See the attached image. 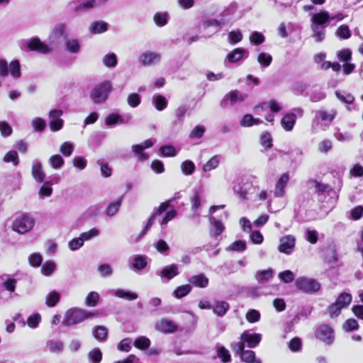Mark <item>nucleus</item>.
Returning a JSON list of instances; mask_svg holds the SVG:
<instances>
[{
	"instance_id": "1",
	"label": "nucleus",
	"mask_w": 363,
	"mask_h": 363,
	"mask_svg": "<svg viewBox=\"0 0 363 363\" xmlns=\"http://www.w3.org/2000/svg\"><path fill=\"white\" fill-rule=\"evenodd\" d=\"M345 18L344 15L339 13L335 16H330L329 12L325 10H321L311 17V28L313 32L312 37L316 43H320L325 38V28L330 21L337 19L342 21Z\"/></svg>"
},
{
	"instance_id": "2",
	"label": "nucleus",
	"mask_w": 363,
	"mask_h": 363,
	"mask_svg": "<svg viewBox=\"0 0 363 363\" xmlns=\"http://www.w3.org/2000/svg\"><path fill=\"white\" fill-rule=\"evenodd\" d=\"M262 340V335L259 333H251L250 330H245L240 335L239 342L230 343V348L235 354L242 352L245 347L250 348L256 347Z\"/></svg>"
},
{
	"instance_id": "3",
	"label": "nucleus",
	"mask_w": 363,
	"mask_h": 363,
	"mask_svg": "<svg viewBox=\"0 0 363 363\" xmlns=\"http://www.w3.org/2000/svg\"><path fill=\"white\" fill-rule=\"evenodd\" d=\"M94 315L95 314L92 312H89L79 308H72L66 311L62 324L67 327L77 325Z\"/></svg>"
},
{
	"instance_id": "4",
	"label": "nucleus",
	"mask_w": 363,
	"mask_h": 363,
	"mask_svg": "<svg viewBox=\"0 0 363 363\" xmlns=\"http://www.w3.org/2000/svg\"><path fill=\"white\" fill-rule=\"evenodd\" d=\"M112 91V83L106 80L96 84L90 92V99L94 104H104Z\"/></svg>"
},
{
	"instance_id": "5",
	"label": "nucleus",
	"mask_w": 363,
	"mask_h": 363,
	"mask_svg": "<svg viewBox=\"0 0 363 363\" xmlns=\"http://www.w3.org/2000/svg\"><path fill=\"white\" fill-rule=\"evenodd\" d=\"M35 222V220L31 214L22 213L15 217L12 229L18 233L23 234L32 230Z\"/></svg>"
},
{
	"instance_id": "6",
	"label": "nucleus",
	"mask_w": 363,
	"mask_h": 363,
	"mask_svg": "<svg viewBox=\"0 0 363 363\" xmlns=\"http://www.w3.org/2000/svg\"><path fill=\"white\" fill-rule=\"evenodd\" d=\"M337 112L335 110H330V111L325 110L317 111L312 121L313 130H317L318 128L325 130L330 126Z\"/></svg>"
},
{
	"instance_id": "7",
	"label": "nucleus",
	"mask_w": 363,
	"mask_h": 363,
	"mask_svg": "<svg viewBox=\"0 0 363 363\" xmlns=\"http://www.w3.org/2000/svg\"><path fill=\"white\" fill-rule=\"evenodd\" d=\"M180 198H181L180 194L179 192H177L173 197L165 201L164 202L161 203L160 205L159 206V207L155 208L154 209L152 214L149 218L145 228L141 231V233L140 234V237L142 238L147 233V232L152 226V225L155 220V218L157 216H160L162 213H163L166 210H167L169 207H171V206H172V203L173 201H174L175 200L179 199Z\"/></svg>"
},
{
	"instance_id": "8",
	"label": "nucleus",
	"mask_w": 363,
	"mask_h": 363,
	"mask_svg": "<svg viewBox=\"0 0 363 363\" xmlns=\"http://www.w3.org/2000/svg\"><path fill=\"white\" fill-rule=\"evenodd\" d=\"M296 287L306 294H314L320 289V284L314 279L298 277L295 281Z\"/></svg>"
},
{
	"instance_id": "9",
	"label": "nucleus",
	"mask_w": 363,
	"mask_h": 363,
	"mask_svg": "<svg viewBox=\"0 0 363 363\" xmlns=\"http://www.w3.org/2000/svg\"><path fill=\"white\" fill-rule=\"evenodd\" d=\"M67 37V26L60 23L54 26L48 36V43L51 47L57 46L61 43V38Z\"/></svg>"
},
{
	"instance_id": "10",
	"label": "nucleus",
	"mask_w": 363,
	"mask_h": 363,
	"mask_svg": "<svg viewBox=\"0 0 363 363\" xmlns=\"http://www.w3.org/2000/svg\"><path fill=\"white\" fill-rule=\"evenodd\" d=\"M315 335L317 339L327 345H331L335 340L333 329L326 324L318 326L315 331Z\"/></svg>"
},
{
	"instance_id": "11",
	"label": "nucleus",
	"mask_w": 363,
	"mask_h": 363,
	"mask_svg": "<svg viewBox=\"0 0 363 363\" xmlns=\"http://www.w3.org/2000/svg\"><path fill=\"white\" fill-rule=\"evenodd\" d=\"M22 46L26 47L29 50L36 51L41 54H48L52 51V48L38 38H32L29 40H24L21 43Z\"/></svg>"
},
{
	"instance_id": "12",
	"label": "nucleus",
	"mask_w": 363,
	"mask_h": 363,
	"mask_svg": "<svg viewBox=\"0 0 363 363\" xmlns=\"http://www.w3.org/2000/svg\"><path fill=\"white\" fill-rule=\"evenodd\" d=\"M162 57L159 52L145 51L140 54L138 62L144 67L154 66L161 61Z\"/></svg>"
},
{
	"instance_id": "13",
	"label": "nucleus",
	"mask_w": 363,
	"mask_h": 363,
	"mask_svg": "<svg viewBox=\"0 0 363 363\" xmlns=\"http://www.w3.org/2000/svg\"><path fill=\"white\" fill-rule=\"evenodd\" d=\"M236 6L235 5L229 6L226 9H225L222 13V18L220 21L216 19H210L206 21L205 24L207 26H218L221 27L222 25L225 24L227 22H229L231 20L230 16L233 15L235 12Z\"/></svg>"
},
{
	"instance_id": "14",
	"label": "nucleus",
	"mask_w": 363,
	"mask_h": 363,
	"mask_svg": "<svg viewBox=\"0 0 363 363\" xmlns=\"http://www.w3.org/2000/svg\"><path fill=\"white\" fill-rule=\"evenodd\" d=\"M296 238L294 235H287L279 240V251L286 255H291L294 250Z\"/></svg>"
},
{
	"instance_id": "15",
	"label": "nucleus",
	"mask_w": 363,
	"mask_h": 363,
	"mask_svg": "<svg viewBox=\"0 0 363 363\" xmlns=\"http://www.w3.org/2000/svg\"><path fill=\"white\" fill-rule=\"evenodd\" d=\"M63 112L60 109L51 110L49 113V125L50 130L53 132L60 130L64 124V121L61 118Z\"/></svg>"
},
{
	"instance_id": "16",
	"label": "nucleus",
	"mask_w": 363,
	"mask_h": 363,
	"mask_svg": "<svg viewBox=\"0 0 363 363\" xmlns=\"http://www.w3.org/2000/svg\"><path fill=\"white\" fill-rule=\"evenodd\" d=\"M179 274V267L176 264H172L164 267L161 270L157 271L156 274L167 281L172 279Z\"/></svg>"
},
{
	"instance_id": "17",
	"label": "nucleus",
	"mask_w": 363,
	"mask_h": 363,
	"mask_svg": "<svg viewBox=\"0 0 363 363\" xmlns=\"http://www.w3.org/2000/svg\"><path fill=\"white\" fill-rule=\"evenodd\" d=\"M247 97V94H242L238 90H233L225 95L223 102L225 103L229 101L230 104L233 106L237 103L244 101Z\"/></svg>"
},
{
	"instance_id": "18",
	"label": "nucleus",
	"mask_w": 363,
	"mask_h": 363,
	"mask_svg": "<svg viewBox=\"0 0 363 363\" xmlns=\"http://www.w3.org/2000/svg\"><path fill=\"white\" fill-rule=\"evenodd\" d=\"M246 296L251 298H256L261 296H266L270 294L267 286H250L245 289Z\"/></svg>"
},
{
	"instance_id": "19",
	"label": "nucleus",
	"mask_w": 363,
	"mask_h": 363,
	"mask_svg": "<svg viewBox=\"0 0 363 363\" xmlns=\"http://www.w3.org/2000/svg\"><path fill=\"white\" fill-rule=\"evenodd\" d=\"M155 327L157 330L164 333H173L177 328V325L172 320L167 319H162L156 324Z\"/></svg>"
},
{
	"instance_id": "20",
	"label": "nucleus",
	"mask_w": 363,
	"mask_h": 363,
	"mask_svg": "<svg viewBox=\"0 0 363 363\" xmlns=\"http://www.w3.org/2000/svg\"><path fill=\"white\" fill-rule=\"evenodd\" d=\"M189 282L198 288H206L208 286V278L203 273L191 276L189 279Z\"/></svg>"
},
{
	"instance_id": "21",
	"label": "nucleus",
	"mask_w": 363,
	"mask_h": 363,
	"mask_svg": "<svg viewBox=\"0 0 363 363\" xmlns=\"http://www.w3.org/2000/svg\"><path fill=\"white\" fill-rule=\"evenodd\" d=\"M230 308V305L224 301H216L212 306L213 313L219 317L224 316Z\"/></svg>"
},
{
	"instance_id": "22",
	"label": "nucleus",
	"mask_w": 363,
	"mask_h": 363,
	"mask_svg": "<svg viewBox=\"0 0 363 363\" xmlns=\"http://www.w3.org/2000/svg\"><path fill=\"white\" fill-rule=\"evenodd\" d=\"M132 267L134 270L140 271L145 269L147 264V257L136 255L131 257Z\"/></svg>"
},
{
	"instance_id": "23",
	"label": "nucleus",
	"mask_w": 363,
	"mask_h": 363,
	"mask_svg": "<svg viewBox=\"0 0 363 363\" xmlns=\"http://www.w3.org/2000/svg\"><path fill=\"white\" fill-rule=\"evenodd\" d=\"M32 175L38 182H43L45 178V174L42 169V164L38 160H35L33 162Z\"/></svg>"
},
{
	"instance_id": "24",
	"label": "nucleus",
	"mask_w": 363,
	"mask_h": 363,
	"mask_svg": "<svg viewBox=\"0 0 363 363\" xmlns=\"http://www.w3.org/2000/svg\"><path fill=\"white\" fill-rule=\"evenodd\" d=\"M296 121V116L295 113H287L286 114L281 121V124L283 128L286 131H291L293 130L294 126Z\"/></svg>"
},
{
	"instance_id": "25",
	"label": "nucleus",
	"mask_w": 363,
	"mask_h": 363,
	"mask_svg": "<svg viewBox=\"0 0 363 363\" xmlns=\"http://www.w3.org/2000/svg\"><path fill=\"white\" fill-rule=\"evenodd\" d=\"M65 50L72 54H77L79 52L81 45L77 38H68L65 41Z\"/></svg>"
},
{
	"instance_id": "26",
	"label": "nucleus",
	"mask_w": 363,
	"mask_h": 363,
	"mask_svg": "<svg viewBox=\"0 0 363 363\" xmlns=\"http://www.w3.org/2000/svg\"><path fill=\"white\" fill-rule=\"evenodd\" d=\"M0 281L5 290L13 293L15 291L16 286V280L10 277L7 274H4L0 277Z\"/></svg>"
},
{
	"instance_id": "27",
	"label": "nucleus",
	"mask_w": 363,
	"mask_h": 363,
	"mask_svg": "<svg viewBox=\"0 0 363 363\" xmlns=\"http://www.w3.org/2000/svg\"><path fill=\"white\" fill-rule=\"evenodd\" d=\"M240 356V359L242 362L246 363H262V361L259 359H257L255 356V352L252 350H242V352H238Z\"/></svg>"
},
{
	"instance_id": "28",
	"label": "nucleus",
	"mask_w": 363,
	"mask_h": 363,
	"mask_svg": "<svg viewBox=\"0 0 363 363\" xmlns=\"http://www.w3.org/2000/svg\"><path fill=\"white\" fill-rule=\"evenodd\" d=\"M202 193L198 191L194 192L191 198V210L194 212V216H199L198 209L201 206Z\"/></svg>"
},
{
	"instance_id": "29",
	"label": "nucleus",
	"mask_w": 363,
	"mask_h": 363,
	"mask_svg": "<svg viewBox=\"0 0 363 363\" xmlns=\"http://www.w3.org/2000/svg\"><path fill=\"white\" fill-rule=\"evenodd\" d=\"M112 291L116 297L128 301H133L138 298V296L136 293L122 289H117L116 290H113Z\"/></svg>"
},
{
	"instance_id": "30",
	"label": "nucleus",
	"mask_w": 363,
	"mask_h": 363,
	"mask_svg": "<svg viewBox=\"0 0 363 363\" xmlns=\"http://www.w3.org/2000/svg\"><path fill=\"white\" fill-rule=\"evenodd\" d=\"M94 337L99 342H104L108 337V329L103 325L95 326L92 330Z\"/></svg>"
},
{
	"instance_id": "31",
	"label": "nucleus",
	"mask_w": 363,
	"mask_h": 363,
	"mask_svg": "<svg viewBox=\"0 0 363 363\" xmlns=\"http://www.w3.org/2000/svg\"><path fill=\"white\" fill-rule=\"evenodd\" d=\"M89 30L93 34L102 33L108 30V23L102 21H94L91 23Z\"/></svg>"
},
{
	"instance_id": "32",
	"label": "nucleus",
	"mask_w": 363,
	"mask_h": 363,
	"mask_svg": "<svg viewBox=\"0 0 363 363\" xmlns=\"http://www.w3.org/2000/svg\"><path fill=\"white\" fill-rule=\"evenodd\" d=\"M269 108L272 113H278L281 110V106L274 99H272L268 102H264L261 104L259 106L255 107V110L261 108L262 110H264Z\"/></svg>"
},
{
	"instance_id": "33",
	"label": "nucleus",
	"mask_w": 363,
	"mask_h": 363,
	"mask_svg": "<svg viewBox=\"0 0 363 363\" xmlns=\"http://www.w3.org/2000/svg\"><path fill=\"white\" fill-rule=\"evenodd\" d=\"M169 20V15L168 12H157L153 16V21L158 27H163L166 26Z\"/></svg>"
},
{
	"instance_id": "34",
	"label": "nucleus",
	"mask_w": 363,
	"mask_h": 363,
	"mask_svg": "<svg viewBox=\"0 0 363 363\" xmlns=\"http://www.w3.org/2000/svg\"><path fill=\"white\" fill-rule=\"evenodd\" d=\"M216 349L217 356L220 359L222 362L228 363L231 361V355L230 352L224 346L217 345Z\"/></svg>"
},
{
	"instance_id": "35",
	"label": "nucleus",
	"mask_w": 363,
	"mask_h": 363,
	"mask_svg": "<svg viewBox=\"0 0 363 363\" xmlns=\"http://www.w3.org/2000/svg\"><path fill=\"white\" fill-rule=\"evenodd\" d=\"M337 261L338 257L335 246L329 247L325 257V262L331 267H333L335 264H336Z\"/></svg>"
},
{
	"instance_id": "36",
	"label": "nucleus",
	"mask_w": 363,
	"mask_h": 363,
	"mask_svg": "<svg viewBox=\"0 0 363 363\" xmlns=\"http://www.w3.org/2000/svg\"><path fill=\"white\" fill-rule=\"evenodd\" d=\"M46 347L52 353H60L64 350V343L60 340H48Z\"/></svg>"
},
{
	"instance_id": "37",
	"label": "nucleus",
	"mask_w": 363,
	"mask_h": 363,
	"mask_svg": "<svg viewBox=\"0 0 363 363\" xmlns=\"http://www.w3.org/2000/svg\"><path fill=\"white\" fill-rule=\"evenodd\" d=\"M250 184L248 183L238 184L234 186L233 190L242 199H247L248 189Z\"/></svg>"
},
{
	"instance_id": "38",
	"label": "nucleus",
	"mask_w": 363,
	"mask_h": 363,
	"mask_svg": "<svg viewBox=\"0 0 363 363\" xmlns=\"http://www.w3.org/2000/svg\"><path fill=\"white\" fill-rule=\"evenodd\" d=\"M192 287L190 284H184L177 287L173 291V296L177 298H182L187 296L191 291Z\"/></svg>"
},
{
	"instance_id": "39",
	"label": "nucleus",
	"mask_w": 363,
	"mask_h": 363,
	"mask_svg": "<svg viewBox=\"0 0 363 363\" xmlns=\"http://www.w3.org/2000/svg\"><path fill=\"white\" fill-rule=\"evenodd\" d=\"M336 97L342 103L352 104L354 101V96L346 91H336Z\"/></svg>"
},
{
	"instance_id": "40",
	"label": "nucleus",
	"mask_w": 363,
	"mask_h": 363,
	"mask_svg": "<svg viewBox=\"0 0 363 363\" xmlns=\"http://www.w3.org/2000/svg\"><path fill=\"white\" fill-rule=\"evenodd\" d=\"M274 271L272 269H268L267 270L257 271L255 278L258 283H263L272 279Z\"/></svg>"
},
{
	"instance_id": "41",
	"label": "nucleus",
	"mask_w": 363,
	"mask_h": 363,
	"mask_svg": "<svg viewBox=\"0 0 363 363\" xmlns=\"http://www.w3.org/2000/svg\"><path fill=\"white\" fill-rule=\"evenodd\" d=\"M152 104L157 110L162 111L167 106V100L164 96L157 94L152 97Z\"/></svg>"
},
{
	"instance_id": "42",
	"label": "nucleus",
	"mask_w": 363,
	"mask_h": 363,
	"mask_svg": "<svg viewBox=\"0 0 363 363\" xmlns=\"http://www.w3.org/2000/svg\"><path fill=\"white\" fill-rule=\"evenodd\" d=\"M352 299V298L350 294L343 292L338 296L335 303L344 308L350 304Z\"/></svg>"
},
{
	"instance_id": "43",
	"label": "nucleus",
	"mask_w": 363,
	"mask_h": 363,
	"mask_svg": "<svg viewBox=\"0 0 363 363\" xmlns=\"http://www.w3.org/2000/svg\"><path fill=\"white\" fill-rule=\"evenodd\" d=\"M122 203V198L108 204L106 209V214L109 216H113L119 210Z\"/></svg>"
},
{
	"instance_id": "44",
	"label": "nucleus",
	"mask_w": 363,
	"mask_h": 363,
	"mask_svg": "<svg viewBox=\"0 0 363 363\" xmlns=\"http://www.w3.org/2000/svg\"><path fill=\"white\" fill-rule=\"evenodd\" d=\"M60 299V294L56 291L50 292L46 296L45 304L48 307H54Z\"/></svg>"
},
{
	"instance_id": "45",
	"label": "nucleus",
	"mask_w": 363,
	"mask_h": 363,
	"mask_svg": "<svg viewBox=\"0 0 363 363\" xmlns=\"http://www.w3.org/2000/svg\"><path fill=\"white\" fill-rule=\"evenodd\" d=\"M122 117L118 113H110L105 118V123L109 127L116 125L118 123H123Z\"/></svg>"
},
{
	"instance_id": "46",
	"label": "nucleus",
	"mask_w": 363,
	"mask_h": 363,
	"mask_svg": "<svg viewBox=\"0 0 363 363\" xmlns=\"http://www.w3.org/2000/svg\"><path fill=\"white\" fill-rule=\"evenodd\" d=\"M262 121L258 118H255L251 114H245L240 122L242 127H250L254 124H259Z\"/></svg>"
},
{
	"instance_id": "47",
	"label": "nucleus",
	"mask_w": 363,
	"mask_h": 363,
	"mask_svg": "<svg viewBox=\"0 0 363 363\" xmlns=\"http://www.w3.org/2000/svg\"><path fill=\"white\" fill-rule=\"evenodd\" d=\"M103 63L107 67H115L118 63V58L115 53H108L103 57Z\"/></svg>"
},
{
	"instance_id": "48",
	"label": "nucleus",
	"mask_w": 363,
	"mask_h": 363,
	"mask_svg": "<svg viewBox=\"0 0 363 363\" xmlns=\"http://www.w3.org/2000/svg\"><path fill=\"white\" fill-rule=\"evenodd\" d=\"M88 359L91 363H100L102 359V352L99 348L92 349L88 353Z\"/></svg>"
},
{
	"instance_id": "49",
	"label": "nucleus",
	"mask_w": 363,
	"mask_h": 363,
	"mask_svg": "<svg viewBox=\"0 0 363 363\" xmlns=\"http://www.w3.org/2000/svg\"><path fill=\"white\" fill-rule=\"evenodd\" d=\"M257 61L262 68H266L271 65L272 56L267 52H261L258 55Z\"/></svg>"
},
{
	"instance_id": "50",
	"label": "nucleus",
	"mask_w": 363,
	"mask_h": 363,
	"mask_svg": "<svg viewBox=\"0 0 363 363\" xmlns=\"http://www.w3.org/2000/svg\"><path fill=\"white\" fill-rule=\"evenodd\" d=\"M220 163V156L215 155L212 157L203 166V170L204 172H210L216 169Z\"/></svg>"
},
{
	"instance_id": "51",
	"label": "nucleus",
	"mask_w": 363,
	"mask_h": 363,
	"mask_svg": "<svg viewBox=\"0 0 363 363\" xmlns=\"http://www.w3.org/2000/svg\"><path fill=\"white\" fill-rule=\"evenodd\" d=\"M247 51L242 48H236L233 51L228 53L227 57L230 62H236L240 60L242 55Z\"/></svg>"
},
{
	"instance_id": "52",
	"label": "nucleus",
	"mask_w": 363,
	"mask_h": 363,
	"mask_svg": "<svg viewBox=\"0 0 363 363\" xmlns=\"http://www.w3.org/2000/svg\"><path fill=\"white\" fill-rule=\"evenodd\" d=\"M169 211H168L162 219L160 221V223L162 227L167 225V224L177 217V211L174 209L173 206L169 208Z\"/></svg>"
},
{
	"instance_id": "53",
	"label": "nucleus",
	"mask_w": 363,
	"mask_h": 363,
	"mask_svg": "<svg viewBox=\"0 0 363 363\" xmlns=\"http://www.w3.org/2000/svg\"><path fill=\"white\" fill-rule=\"evenodd\" d=\"M133 344L138 349L143 350L150 346V340L145 336H140L135 340Z\"/></svg>"
},
{
	"instance_id": "54",
	"label": "nucleus",
	"mask_w": 363,
	"mask_h": 363,
	"mask_svg": "<svg viewBox=\"0 0 363 363\" xmlns=\"http://www.w3.org/2000/svg\"><path fill=\"white\" fill-rule=\"evenodd\" d=\"M100 295L98 292L91 291L88 294L85 299V304L89 307H95L99 302Z\"/></svg>"
},
{
	"instance_id": "55",
	"label": "nucleus",
	"mask_w": 363,
	"mask_h": 363,
	"mask_svg": "<svg viewBox=\"0 0 363 363\" xmlns=\"http://www.w3.org/2000/svg\"><path fill=\"white\" fill-rule=\"evenodd\" d=\"M187 112V107L186 106H180L175 110L176 119L174 121L175 124L182 125L184 122V116Z\"/></svg>"
},
{
	"instance_id": "56",
	"label": "nucleus",
	"mask_w": 363,
	"mask_h": 363,
	"mask_svg": "<svg viewBox=\"0 0 363 363\" xmlns=\"http://www.w3.org/2000/svg\"><path fill=\"white\" fill-rule=\"evenodd\" d=\"M65 161L60 155H54L49 159V164L55 169H60L64 165Z\"/></svg>"
},
{
	"instance_id": "57",
	"label": "nucleus",
	"mask_w": 363,
	"mask_h": 363,
	"mask_svg": "<svg viewBox=\"0 0 363 363\" xmlns=\"http://www.w3.org/2000/svg\"><path fill=\"white\" fill-rule=\"evenodd\" d=\"M95 7L96 6L93 0H86L78 4V5L74 7V11L81 12L88 11Z\"/></svg>"
},
{
	"instance_id": "58",
	"label": "nucleus",
	"mask_w": 363,
	"mask_h": 363,
	"mask_svg": "<svg viewBox=\"0 0 363 363\" xmlns=\"http://www.w3.org/2000/svg\"><path fill=\"white\" fill-rule=\"evenodd\" d=\"M335 35L340 39H348L351 36V31L347 25H341L336 30Z\"/></svg>"
},
{
	"instance_id": "59",
	"label": "nucleus",
	"mask_w": 363,
	"mask_h": 363,
	"mask_svg": "<svg viewBox=\"0 0 363 363\" xmlns=\"http://www.w3.org/2000/svg\"><path fill=\"white\" fill-rule=\"evenodd\" d=\"M56 269V264L52 261H46L42 266L41 272L45 276L51 275Z\"/></svg>"
},
{
	"instance_id": "60",
	"label": "nucleus",
	"mask_w": 363,
	"mask_h": 363,
	"mask_svg": "<svg viewBox=\"0 0 363 363\" xmlns=\"http://www.w3.org/2000/svg\"><path fill=\"white\" fill-rule=\"evenodd\" d=\"M182 173L185 175H191L195 171L194 163L191 160H185L181 164Z\"/></svg>"
},
{
	"instance_id": "61",
	"label": "nucleus",
	"mask_w": 363,
	"mask_h": 363,
	"mask_svg": "<svg viewBox=\"0 0 363 363\" xmlns=\"http://www.w3.org/2000/svg\"><path fill=\"white\" fill-rule=\"evenodd\" d=\"M206 132V128L203 125H198L193 128L189 134L190 139H200Z\"/></svg>"
},
{
	"instance_id": "62",
	"label": "nucleus",
	"mask_w": 363,
	"mask_h": 363,
	"mask_svg": "<svg viewBox=\"0 0 363 363\" xmlns=\"http://www.w3.org/2000/svg\"><path fill=\"white\" fill-rule=\"evenodd\" d=\"M209 220L214 228L215 234L216 235H220L225 229L223 223L213 216L210 217Z\"/></svg>"
},
{
	"instance_id": "63",
	"label": "nucleus",
	"mask_w": 363,
	"mask_h": 363,
	"mask_svg": "<svg viewBox=\"0 0 363 363\" xmlns=\"http://www.w3.org/2000/svg\"><path fill=\"white\" fill-rule=\"evenodd\" d=\"M4 161L5 162H12L14 166H17L19 163L17 152L14 150L8 152L4 157Z\"/></svg>"
},
{
	"instance_id": "64",
	"label": "nucleus",
	"mask_w": 363,
	"mask_h": 363,
	"mask_svg": "<svg viewBox=\"0 0 363 363\" xmlns=\"http://www.w3.org/2000/svg\"><path fill=\"white\" fill-rule=\"evenodd\" d=\"M250 40L252 43L258 45L264 42L265 37L262 33L258 31H253L250 34Z\"/></svg>"
}]
</instances>
